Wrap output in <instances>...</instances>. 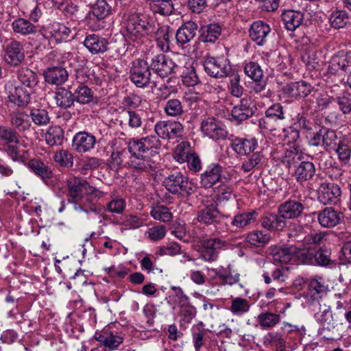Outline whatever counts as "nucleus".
<instances>
[{
	"label": "nucleus",
	"instance_id": "31",
	"mask_svg": "<svg viewBox=\"0 0 351 351\" xmlns=\"http://www.w3.org/2000/svg\"><path fill=\"white\" fill-rule=\"evenodd\" d=\"M222 167L218 163L208 165L204 173L200 175L199 183L205 189L210 188L221 178Z\"/></svg>",
	"mask_w": 351,
	"mask_h": 351
},
{
	"label": "nucleus",
	"instance_id": "16",
	"mask_svg": "<svg viewBox=\"0 0 351 351\" xmlns=\"http://www.w3.org/2000/svg\"><path fill=\"white\" fill-rule=\"evenodd\" d=\"M341 189L334 182H323L317 189V199L324 205H337L340 202Z\"/></svg>",
	"mask_w": 351,
	"mask_h": 351
},
{
	"label": "nucleus",
	"instance_id": "25",
	"mask_svg": "<svg viewBox=\"0 0 351 351\" xmlns=\"http://www.w3.org/2000/svg\"><path fill=\"white\" fill-rule=\"evenodd\" d=\"M271 32L269 25L261 20L254 21L249 29V36L258 46H263Z\"/></svg>",
	"mask_w": 351,
	"mask_h": 351
},
{
	"label": "nucleus",
	"instance_id": "18",
	"mask_svg": "<svg viewBox=\"0 0 351 351\" xmlns=\"http://www.w3.org/2000/svg\"><path fill=\"white\" fill-rule=\"evenodd\" d=\"M210 271L214 274L210 279L216 284L221 286H232L239 283L240 280V274L232 270L230 265L226 267L220 266L217 268H212Z\"/></svg>",
	"mask_w": 351,
	"mask_h": 351
},
{
	"label": "nucleus",
	"instance_id": "35",
	"mask_svg": "<svg viewBox=\"0 0 351 351\" xmlns=\"http://www.w3.org/2000/svg\"><path fill=\"white\" fill-rule=\"evenodd\" d=\"M245 156L247 157L245 158L241 165V169L244 172H250L254 169H261L266 160L263 149L259 147L258 149Z\"/></svg>",
	"mask_w": 351,
	"mask_h": 351
},
{
	"label": "nucleus",
	"instance_id": "23",
	"mask_svg": "<svg viewBox=\"0 0 351 351\" xmlns=\"http://www.w3.org/2000/svg\"><path fill=\"white\" fill-rule=\"evenodd\" d=\"M313 87L308 82L301 80L285 84L281 89L282 94L295 99H302L310 95Z\"/></svg>",
	"mask_w": 351,
	"mask_h": 351
},
{
	"label": "nucleus",
	"instance_id": "57",
	"mask_svg": "<svg viewBox=\"0 0 351 351\" xmlns=\"http://www.w3.org/2000/svg\"><path fill=\"white\" fill-rule=\"evenodd\" d=\"M326 289L323 279L320 277L311 280L308 283V295L313 300L320 298Z\"/></svg>",
	"mask_w": 351,
	"mask_h": 351
},
{
	"label": "nucleus",
	"instance_id": "34",
	"mask_svg": "<svg viewBox=\"0 0 351 351\" xmlns=\"http://www.w3.org/2000/svg\"><path fill=\"white\" fill-rule=\"evenodd\" d=\"M315 172L316 169L313 162L301 160L294 169L293 176L298 182L303 184L313 180L316 175Z\"/></svg>",
	"mask_w": 351,
	"mask_h": 351
},
{
	"label": "nucleus",
	"instance_id": "52",
	"mask_svg": "<svg viewBox=\"0 0 351 351\" xmlns=\"http://www.w3.org/2000/svg\"><path fill=\"white\" fill-rule=\"evenodd\" d=\"M150 215L155 219L163 223L169 222L173 218V214L169 208L157 203L152 206Z\"/></svg>",
	"mask_w": 351,
	"mask_h": 351
},
{
	"label": "nucleus",
	"instance_id": "28",
	"mask_svg": "<svg viewBox=\"0 0 351 351\" xmlns=\"http://www.w3.org/2000/svg\"><path fill=\"white\" fill-rule=\"evenodd\" d=\"M197 24L192 21L184 23L176 31V39L177 44L182 48L186 47L196 36Z\"/></svg>",
	"mask_w": 351,
	"mask_h": 351
},
{
	"label": "nucleus",
	"instance_id": "41",
	"mask_svg": "<svg viewBox=\"0 0 351 351\" xmlns=\"http://www.w3.org/2000/svg\"><path fill=\"white\" fill-rule=\"evenodd\" d=\"M281 18L285 29L292 32L302 24L304 14L300 11L288 10L282 13Z\"/></svg>",
	"mask_w": 351,
	"mask_h": 351
},
{
	"label": "nucleus",
	"instance_id": "58",
	"mask_svg": "<svg viewBox=\"0 0 351 351\" xmlns=\"http://www.w3.org/2000/svg\"><path fill=\"white\" fill-rule=\"evenodd\" d=\"M302 159V157L300 154L295 150L291 149H286L279 158L282 165L287 169H290L292 166L295 169Z\"/></svg>",
	"mask_w": 351,
	"mask_h": 351
},
{
	"label": "nucleus",
	"instance_id": "63",
	"mask_svg": "<svg viewBox=\"0 0 351 351\" xmlns=\"http://www.w3.org/2000/svg\"><path fill=\"white\" fill-rule=\"evenodd\" d=\"M54 161L60 167L71 168L73 165V154L66 149H60L53 155Z\"/></svg>",
	"mask_w": 351,
	"mask_h": 351
},
{
	"label": "nucleus",
	"instance_id": "1",
	"mask_svg": "<svg viewBox=\"0 0 351 351\" xmlns=\"http://www.w3.org/2000/svg\"><path fill=\"white\" fill-rule=\"evenodd\" d=\"M154 131L157 136L132 138L127 142V149L130 154L128 165L130 168L147 173L155 171L158 167L155 158L158 157L157 150L161 146L159 138L171 140L180 137L184 127L179 121H160L155 124Z\"/></svg>",
	"mask_w": 351,
	"mask_h": 351
},
{
	"label": "nucleus",
	"instance_id": "8",
	"mask_svg": "<svg viewBox=\"0 0 351 351\" xmlns=\"http://www.w3.org/2000/svg\"><path fill=\"white\" fill-rule=\"evenodd\" d=\"M20 134L12 127L0 125V141L5 147L4 152L13 162H23L27 150L19 149Z\"/></svg>",
	"mask_w": 351,
	"mask_h": 351
},
{
	"label": "nucleus",
	"instance_id": "42",
	"mask_svg": "<svg viewBox=\"0 0 351 351\" xmlns=\"http://www.w3.org/2000/svg\"><path fill=\"white\" fill-rule=\"evenodd\" d=\"M328 23L335 29L345 28L350 23L349 14L343 9H335L331 10L328 17Z\"/></svg>",
	"mask_w": 351,
	"mask_h": 351
},
{
	"label": "nucleus",
	"instance_id": "14",
	"mask_svg": "<svg viewBox=\"0 0 351 351\" xmlns=\"http://www.w3.org/2000/svg\"><path fill=\"white\" fill-rule=\"evenodd\" d=\"M202 133L215 141H223L227 138L228 132L226 125L214 117H208L201 123Z\"/></svg>",
	"mask_w": 351,
	"mask_h": 351
},
{
	"label": "nucleus",
	"instance_id": "3",
	"mask_svg": "<svg viewBox=\"0 0 351 351\" xmlns=\"http://www.w3.org/2000/svg\"><path fill=\"white\" fill-rule=\"evenodd\" d=\"M16 76L19 84L9 91L8 101L20 108H25L31 102V95L36 93L40 82L36 72L27 67L17 70Z\"/></svg>",
	"mask_w": 351,
	"mask_h": 351
},
{
	"label": "nucleus",
	"instance_id": "17",
	"mask_svg": "<svg viewBox=\"0 0 351 351\" xmlns=\"http://www.w3.org/2000/svg\"><path fill=\"white\" fill-rule=\"evenodd\" d=\"M4 60L10 66H19L25 58L23 44L16 40H12L4 48Z\"/></svg>",
	"mask_w": 351,
	"mask_h": 351
},
{
	"label": "nucleus",
	"instance_id": "37",
	"mask_svg": "<svg viewBox=\"0 0 351 351\" xmlns=\"http://www.w3.org/2000/svg\"><path fill=\"white\" fill-rule=\"evenodd\" d=\"M304 208V205L300 202L287 200L278 206V211L287 220V219H295L300 217Z\"/></svg>",
	"mask_w": 351,
	"mask_h": 351
},
{
	"label": "nucleus",
	"instance_id": "59",
	"mask_svg": "<svg viewBox=\"0 0 351 351\" xmlns=\"http://www.w3.org/2000/svg\"><path fill=\"white\" fill-rule=\"evenodd\" d=\"M250 307V304L247 299L237 297L232 300L229 310L233 315L241 316L247 313Z\"/></svg>",
	"mask_w": 351,
	"mask_h": 351
},
{
	"label": "nucleus",
	"instance_id": "60",
	"mask_svg": "<svg viewBox=\"0 0 351 351\" xmlns=\"http://www.w3.org/2000/svg\"><path fill=\"white\" fill-rule=\"evenodd\" d=\"M265 114L274 122L281 121L286 119L285 106L280 103H275L271 105L265 110Z\"/></svg>",
	"mask_w": 351,
	"mask_h": 351
},
{
	"label": "nucleus",
	"instance_id": "61",
	"mask_svg": "<svg viewBox=\"0 0 351 351\" xmlns=\"http://www.w3.org/2000/svg\"><path fill=\"white\" fill-rule=\"evenodd\" d=\"M127 156L128 152L125 149L113 151L108 159V166L113 171L118 170L127 158Z\"/></svg>",
	"mask_w": 351,
	"mask_h": 351
},
{
	"label": "nucleus",
	"instance_id": "64",
	"mask_svg": "<svg viewBox=\"0 0 351 351\" xmlns=\"http://www.w3.org/2000/svg\"><path fill=\"white\" fill-rule=\"evenodd\" d=\"M338 155L339 160L346 164L351 156V143L348 141H339L334 149Z\"/></svg>",
	"mask_w": 351,
	"mask_h": 351
},
{
	"label": "nucleus",
	"instance_id": "15",
	"mask_svg": "<svg viewBox=\"0 0 351 351\" xmlns=\"http://www.w3.org/2000/svg\"><path fill=\"white\" fill-rule=\"evenodd\" d=\"M227 245V242L219 238L202 240L199 248V258L207 262L217 260L219 251Z\"/></svg>",
	"mask_w": 351,
	"mask_h": 351
},
{
	"label": "nucleus",
	"instance_id": "2",
	"mask_svg": "<svg viewBox=\"0 0 351 351\" xmlns=\"http://www.w3.org/2000/svg\"><path fill=\"white\" fill-rule=\"evenodd\" d=\"M104 193L91 186L84 179L72 177L67 180V200L73 204L75 210L86 213L94 212L100 213L101 208L96 206V202L103 197Z\"/></svg>",
	"mask_w": 351,
	"mask_h": 351
},
{
	"label": "nucleus",
	"instance_id": "40",
	"mask_svg": "<svg viewBox=\"0 0 351 351\" xmlns=\"http://www.w3.org/2000/svg\"><path fill=\"white\" fill-rule=\"evenodd\" d=\"M56 105L63 109H68L74 106V97L71 86L67 88L60 87L54 93Z\"/></svg>",
	"mask_w": 351,
	"mask_h": 351
},
{
	"label": "nucleus",
	"instance_id": "27",
	"mask_svg": "<svg viewBox=\"0 0 351 351\" xmlns=\"http://www.w3.org/2000/svg\"><path fill=\"white\" fill-rule=\"evenodd\" d=\"M97 143L94 135L86 131L76 133L73 138L72 147L78 153H86L93 149Z\"/></svg>",
	"mask_w": 351,
	"mask_h": 351
},
{
	"label": "nucleus",
	"instance_id": "45",
	"mask_svg": "<svg viewBox=\"0 0 351 351\" xmlns=\"http://www.w3.org/2000/svg\"><path fill=\"white\" fill-rule=\"evenodd\" d=\"M184 104L177 98L168 99L164 106V112L167 117H180L186 112Z\"/></svg>",
	"mask_w": 351,
	"mask_h": 351
},
{
	"label": "nucleus",
	"instance_id": "62",
	"mask_svg": "<svg viewBox=\"0 0 351 351\" xmlns=\"http://www.w3.org/2000/svg\"><path fill=\"white\" fill-rule=\"evenodd\" d=\"M292 125L294 129L298 128L300 131H311L315 127L314 121L304 112L298 113L293 119Z\"/></svg>",
	"mask_w": 351,
	"mask_h": 351
},
{
	"label": "nucleus",
	"instance_id": "44",
	"mask_svg": "<svg viewBox=\"0 0 351 351\" xmlns=\"http://www.w3.org/2000/svg\"><path fill=\"white\" fill-rule=\"evenodd\" d=\"M45 139L50 147L61 145L64 139V131L59 125L50 126L45 134Z\"/></svg>",
	"mask_w": 351,
	"mask_h": 351
},
{
	"label": "nucleus",
	"instance_id": "33",
	"mask_svg": "<svg viewBox=\"0 0 351 351\" xmlns=\"http://www.w3.org/2000/svg\"><path fill=\"white\" fill-rule=\"evenodd\" d=\"M43 76L47 84L61 86L68 80L69 73L62 66H49L44 71Z\"/></svg>",
	"mask_w": 351,
	"mask_h": 351
},
{
	"label": "nucleus",
	"instance_id": "12",
	"mask_svg": "<svg viewBox=\"0 0 351 351\" xmlns=\"http://www.w3.org/2000/svg\"><path fill=\"white\" fill-rule=\"evenodd\" d=\"M337 132L325 127H322L319 130L313 132L310 137L308 143L313 147H322L324 150L330 152L335 149L338 142Z\"/></svg>",
	"mask_w": 351,
	"mask_h": 351
},
{
	"label": "nucleus",
	"instance_id": "11",
	"mask_svg": "<svg viewBox=\"0 0 351 351\" xmlns=\"http://www.w3.org/2000/svg\"><path fill=\"white\" fill-rule=\"evenodd\" d=\"M151 69L147 61L141 58L136 59L130 68L129 78L137 88H147L152 83Z\"/></svg>",
	"mask_w": 351,
	"mask_h": 351
},
{
	"label": "nucleus",
	"instance_id": "7",
	"mask_svg": "<svg viewBox=\"0 0 351 351\" xmlns=\"http://www.w3.org/2000/svg\"><path fill=\"white\" fill-rule=\"evenodd\" d=\"M163 185L171 193L179 198L188 199L195 191L197 186L180 171H176L167 176Z\"/></svg>",
	"mask_w": 351,
	"mask_h": 351
},
{
	"label": "nucleus",
	"instance_id": "50",
	"mask_svg": "<svg viewBox=\"0 0 351 351\" xmlns=\"http://www.w3.org/2000/svg\"><path fill=\"white\" fill-rule=\"evenodd\" d=\"M331 250L327 247H319L315 250V265L332 268L336 265L335 261L330 258Z\"/></svg>",
	"mask_w": 351,
	"mask_h": 351
},
{
	"label": "nucleus",
	"instance_id": "38",
	"mask_svg": "<svg viewBox=\"0 0 351 351\" xmlns=\"http://www.w3.org/2000/svg\"><path fill=\"white\" fill-rule=\"evenodd\" d=\"M314 317L324 329L330 330L337 326L338 319L334 317L329 306L320 305L319 311L314 314Z\"/></svg>",
	"mask_w": 351,
	"mask_h": 351
},
{
	"label": "nucleus",
	"instance_id": "32",
	"mask_svg": "<svg viewBox=\"0 0 351 351\" xmlns=\"http://www.w3.org/2000/svg\"><path fill=\"white\" fill-rule=\"evenodd\" d=\"M262 227L271 231H282L287 225V220L278 211L276 213H265L260 219Z\"/></svg>",
	"mask_w": 351,
	"mask_h": 351
},
{
	"label": "nucleus",
	"instance_id": "47",
	"mask_svg": "<svg viewBox=\"0 0 351 351\" xmlns=\"http://www.w3.org/2000/svg\"><path fill=\"white\" fill-rule=\"evenodd\" d=\"M74 101L80 104H89L93 100L94 93L88 86L80 84L73 90Z\"/></svg>",
	"mask_w": 351,
	"mask_h": 351
},
{
	"label": "nucleus",
	"instance_id": "56",
	"mask_svg": "<svg viewBox=\"0 0 351 351\" xmlns=\"http://www.w3.org/2000/svg\"><path fill=\"white\" fill-rule=\"evenodd\" d=\"M29 117L32 121L38 126L47 125L50 122V117L47 110L44 108H32Z\"/></svg>",
	"mask_w": 351,
	"mask_h": 351
},
{
	"label": "nucleus",
	"instance_id": "19",
	"mask_svg": "<svg viewBox=\"0 0 351 351\" xmlns=\"http://www.w3.org/2000/svg\"><path fill=\"white\" fill-rule=\"evenodd\" d=\"M257 110L253 101L248 97L242 98L231 111L232 120L237 124L252 117Z\"/></svg>",
	"mask_w": 351,
	"mask_h": 351
},
{
	"label": "nucleus",
	"instance_id": "49",
	"mask_svg": "<svg viewBox=\"0 0 351 351\" xmlns=\"http://www.w3.org/2000/svg\"><path fill=\"white\" fill-rule=\"evenodd\" d=\"M258 216L255 210L247 212H243L236 215L231 221V224L237 228H244L254 222Z\"/></svg>",
	"mask_w": 351,
	"mask_h": 351
},
{
	"label": "nucleus",
	"instance_id": "51",
	"mask_svg": "<svg viewBox=\"0 0 351 351\" xmlns=\"http://www.w3.org/2000/svg\"><path fill=\"white\" fill-rule=\"evenodd\" d=\"M271 239L269 233L263 230H254L246 235L245 240L251 245L255 247H264Z\"/></svg>",
	"mask_w": 351,
	"mask_h": 351
},
{
	"label": "nucleus",
	"instance_id": "22",
	"mask_svg": "<svg viewBox=\"0 0 351 351\" xmlns=\"http://www.w3.org/2000/svg\"><path fill=\"white\" fill-rule=\"evenodd\" d=\"M318 223L323 228H332L339 225L344 218L340 210L332 207H326L317 213Z\"/></svg>",
	"mask_w": 351,
	"mask_h": 351
},
{
	"label": "nucleus",
	"instance_id": "29",
	"mask_svg": "<svg viewBox=\"0 0 351 351\" xmlns=\"http://www.w3.org/2000/svg\"><path fill=\"white\" fill-rule=\"evenodd\" d=\"M230 147L239 156H245L258 149V143L254 137H235L231 140Z\"/></svg>",
	"mask_w": 351,
	"mask_h": 351
},
{
	"label": "nucleus",
	"instance_id": "54",
	"mask_svg": "<svg viewBox=\"0 0 351 351\" xmlns=\"http://www.w3.org/2000/svg\"><path fill=\"white\" fill-rule=\"evenodd\" d=\"M180 77L183 85L188 87L195 86L200 83L195 68L191 64L183 68Z\"/></svg>",
	"mask_w": 351,
	"mask_h": 351
},
{
	"label": "nucleus",
	"instance_id": "48",
	"mask_svg": "<svg viewBox=\"0 0 351 351\" xmlns=\"http://www.w3.org/2000/svg\"><path fill=\"white\" fill-rule=\"evenodd\" d=\"M257 322L263 329H271L280 322V315L271 311H265L260 313L257 317Z\"/></svg>",
	"mask_w": 351,
	"mask_h": 351
},
{
	"label": "nucleus",
	"instance_id": "43",
	"mask_svg": "<svg viewBox=\"0 0 351 351\" xmlns=\"http://www.w3.org/2000/svg\"><path fill=\"white\" fill-rule=\"evenodd\" d=\"M295 252L294 245L284 247H274L271 250L270 255L272 256L275 263L283 264L291 261Z\"/></svg>",
	"mask_w": 351,
	"mask_h": 351
},
{
	"label": "nucleus",
	"instance_id": "26",
	"mask_svg": "<svg viewBox=\"0 0 351 351\" xmlns=\"http://www.w3.org/2000/svg\"><path fill=\"white\" fill-rule=\"evenodd\" d=\"M10 122L12 128L20 134L25 135L30 133L32 121L29 119V114L24 110H17L9 114Z\"/></svg>",
	"mask_w": 351,
	"mask_h": 351
},
{
	"label": "nucleus",
	"instance_id": "55",
	"mask_svg": "<svg viewBox=\"0 0 351 351\" xmlns=\"http://www.w3.org/2000/svg\"><path fill=\"white\" fill-rule=\"evenodd\" d=\"M245 74L254 82H259L263 77V71L258 63L250 61L244 63Z\"/></svg>",
	"mask_w": 351,
	"mask_h": 351
},
{
	"label": "nucleus",
	"instance_id": "10",
	"mask_svg": "<svg viewBox=\"0 0 351 351\" xmlns=\"http://www.w3.org/2000/svg\"><path fill=\"white\" fill-rule=\"evenodd\" d=\"M205 72L211 77H227L234 71L228 58L224 56H206L203 61Z\"/></svg>",
	"mask_w": 351,
	"mask_h": 351
},
{
	"label": "nucleus",
	"instance_id": "46",
	"mask_svg": "<svg viewBox=\"0 0 351 351\" xmlns=\"http://www.w3.org/2000/svg\"><path fill=\"white\" fill-rule=\"evenodd\" d=\"M179 308L180 321L184 324H189L197 315V309L190 303L189 297H184V300L179 301Z\"/></svg>",
	"mask_w": 351,
	"mask_h": 351
},
{
	"label": "nucleus",
	"instance_id": "20",
	"mask_svg": "<svg viewBox=\"0 0 351 351\" xmlns=\"http://www.w3.org/2000/svg\"><path fill=\"white\" fill-rule=\"evenodd\" d=\"M24 161L19 162L26 166L34 175L40 178L43 181L47 180L53 177V171L49 166L45 163L41 159H29L28 151L23 154Z\"/></svg>",
	"mask_w": 351,
	"mask_h": 351
},
{
	"label": "nucleus",
	"instance_id": "13",
	"mask_svg": "<svg viewBox=\"0 0 351 351\" xmlns=\"http://www.w3.org/2000/svg\"><path fill=\"white\" fill-rule=\"evenodd\" d=\"M152 70L162 79L176 74L179 66L168 56L164 53L154 56L150 62Z\"/></svg>",
	"mask_w": 351,
	"mask_h": 351
},
{
	"label": "nucleus",
	"instance_id": "53",
	"mask_svg": "<svg viewBox=\"0 0 351 351\" xmlns=\"http://www.w3.org/2000/svg\"><path fill=\"white\" fill-rule=\"evenodd\" d=\"M227 77L229 78L228 92L233 97H241L243 94L244 88L241 84V77L239 73L234 70Z\"/></svg>",
	"mask_w": 351,
	"mask_h": 351
},
{
	"label": "nucleus",
	"instance_id": "24",
	"mask_svg": "<svg viewBox=\"0 0 351 351\" xmlns=\"http://www.w3.org/2000/svg\"><path fill=\"white\" fill-rule=\"evenodd\" d=\"M13 32L21 36H30L36 35V42H39L40 27L34 25L29 19L17 17L11 23Z\"/></svg>",
	"mask_w": 351,
	"mask_h": 351
},
{
	"label": "nucleus",
	"instance_id": "21",
	"mask_svg": "<svg viewBox=\"0 0 351 351\" xmlns=\"http://www.w3.org/2000/svg\"><path fill=\"white\" fill-rule=\"evenodd\" d=\"M190 330L195 351H200L211 339L210 335L213 334L212 331L206 328L204 323L202 321L193 324Z\"/></svg>",
	"mask_w": 351,
	"mask_h": 351
},
{
	"label": "nucleus",
	"instance_id": "4",
	"mask_svg": "<svg viewBox=\"0 0 351 351\" xmlns=\"http://www.w3.org/2000/svg\"><path fill=\"white\" fill-rule=\"evenodd\" d=\"M324 76L328 83H346L351 89V51L341 50L334 54Z\"/></svg>",
	"mask_w": 351,
	"mask_h": 351
},
{
	"label": "nucleus",
	"instance_id": "36",
	"mask_svg": "<svg viewBox=\"0 0 351 351\" xmlns=\"http://www.w3.org/2000/svg\"><path fill=\"white\" fill-rule=\"evenodd\" d=\"M221 26L218 23L203 25L199 30L198 40L200 43H215L221 34Z\"/></svg>",
	"mask_w": 351,
	"mask_h": 351
},
{
	"label": "nucleus",
	"instance_id": "39",
	"mask_svg": "<svg viewBox=\"0 0 351 351\" xmlns=\"http://www.w3.org/2000/svg\"><path fill=\"white\" fill-rule=\"evenodd\" d=\"M95 339L105 348L106 351H112L118 348V347L123 342V337L113 334L112 332H107L106 331L102 333L96 332Z\"/></svg>",
	"mask_w": 351,
	"mask_h": 351
},
{
	"label": "nucleus",
	"instance_id": "6",
	"mask_svg": "<svg viewBox=\"0 0 351 351\" xmlns=\"http://www.w3.org/2000/svg\"><path fill=\"white\" fill-rule=\"evenodd\" d=\"M71 29L64 23L53 22L40 27L39 42L36 49L40 51L51 49L56 45L66 40L71 34Z\"/></svg>",
	"mask_w": 351,
	"mask_h": 351
},
{
	"label": "nucleus",
	"instance_id": "30",
	"mask_svg": "<svg viewBox=\"0 0 351 351\" xmlns=\"http://www.w3.org/2000/svg\"><path fill=\"white\" fill-rule=\"evenodd\" d=\"M83 44L91 54L95 55L107 51L110 43L107 38L99 34H90L86 36Z\"/></svg>",
	"mask_w": 351,
	"mask_h": 351
},
{
	"label": "nucleus",
	"instance_id": "9",
	"mask_svg": "<svg viewBox=\"0 0 351 351\" xmlns=\"http://www.w3.org/2000/svg\"><path fill=\"white\" fill-rule=\"evenodd\" d=\"M228 216L222 215L217 209V205L210 204L200 209L197 214V220L200 223L215 226L219 233L228 231V226L225 221Z\"/></svg>",
	"mask_w": 351,
	"mask_h": 351
},
{
	"label": "nucleus",
	"instance_id": "5",
	"mask_svg": "<svg viewBox=\"0 0 351 351\" xmlns=\"http://www.w3.org/2000/svg\"><path fill=\"white\" fill-rule=\"evenodd\" d=\"M124 27L125 36L134 43V46L141 45L146 36L155 34L156 31L154 21L141 13L130 14L124 21Z\"/></svg>",
	"mask_w": 351,
	"mask_h": 351
}]
</instances>
